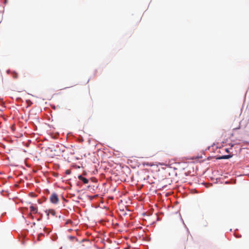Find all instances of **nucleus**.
<instances>
[{
	"mask_svg": "<svg viewBox=\"0 0 249 249\" xmlns=\"http://www.w3.org/2000/svg\"><path fill=\"white\" fill-rule=\"evenodd\" d=\"M30 210L31 212L35 213H36L37 212V209L33 206H31L30 207Z\"/></svg>",
	"mask_w": 249,
	"mask_h": 249,
	"instance_id": "5",
	"label": "nucleus"
},
{
	"mask_svg": "<svg viewBox=\"0 0 249 249\" xmlns=\"http://www.w3.org/2000/svg\"><path fill=\"white\" fill-rule=\"evenodd\" d=\"M232 157V155H224L222 156H219L216 158L217 160H222V159H228Z\"/></svg>",
	"mask_w": 249,
	"mask_h": 249,
	"instance_id": "4",
	"label": "nucleus"
},
{
	"mask_svg": "<svg viewBox=\"0 0 249 249\" xmlns=\"http://www.w3.org/2000/svg\"><path fill=\"white\" fill-rule=\"evenodd\" d=\"M7 2V0H5V2L6 3Z\"/></svg>",
	"mask_w": 249,
	"mask_h": 249,
	"instance_id": "12",
	"label": "nucleus"
},
{
	"mask_svg": "<svg viewBox=\"0 0 249 249\" xmlns=\"http://www.w3.org/2000/svg\"><path fill=\"white\" fill-rule=\"evenodd\" d=\"M66 174H71V171L70 170H67L66 171Z\"/></svg>",
	"mask_w": 249,
	"mask_h": 249,
	"instance_id": "8",
	"label": "nucleus"
},
{
	"mask_svg": "<svg viewBox=\"0 0 249 249\" xmlns=\"http://www.w3.org/2000/svg\"><path fill=\"white\" fill-rule=\"evenodd\" d=\"M49 213H50L53 215H54L55 214V212L53 210H49Z\"/></svg>",
	"mask_w": 249,
	"mask_h": 249,
	"instance_id": "7",
	"label": "nucleus"
},
{
	"mask_svg": "<svg viewBox=\"0 0 249 249\" xmlns=\"http://www.w3.org/2000/svg\"><path fill=\"white\" fill-rule=\"evenodd\" d=\"M50 200L51 203L57 204L59 201L58 196L55 193H53L50 196Z\"/></svg>",
	"mask_w": 249,
	"mask_h": 249,
	"instance_id": "2",
	"label": "nucleus"
},
{
	"mask_svg": "<svg viewBox=\"0 0 249 249\" xmlns=\"http://www.w3.org/2000/svg\"><path fill=\"white\" fill-rule=\"evenodd\" d=\"M78 178L79 180L82 181L84 184H87L89 183V180L83 177L82 175H79Z\"/></svg>",
	"mask_w": 249,
	"mask_h": 249,
	"instance_id": "3",
	"label": "nucleus"
},
{
	"mask_svg": "<svg viewBox=\"0 0 249 249\" xmlns=\"http://www.w3.org/2000/svg\"><path fill=\"white\" fill-rule=\"evenodd\" d=\"M29 216H30L32 219H33V218H34L33 216L31 214H29Z\"/></svg>",
	"mask_w": 249,
	"mask_h": 249,
	"instance_id": "9",
	"label": "nucleus"
},
{
	"mask_svg": "<svg viewBox=\"0 0 249 249\" xmlns=\"http://www.w3.org/2000/svg\"><path fill=\"white\" fill-rule=\"evenodd\" d=\"M43 235V234H42V233H40V234H38V237H39L40 236H41V235Z\"/></svg>",
	"mask_w": 249,
	"mask_h": 249,
	"instance_id": "10",
	"label": "nucleus"
},
{
	"mask_svg": "<svg viewBox=\"0 0 249 249\" xmlns=\"http://www.w3.org/2000/svg\"><path fill=\"white\" fill-rule=\"evenodd\" d=\"M189 236V232L185 231L180 238L179 242L181 245L184 246V249H185L186 246L188 245Z\"/></svg>",
	"mask_w": 249,
	"mask_h": 249,
	"instance_id": "1",
	"label": "nucleus"
},
{
	"mask_svg": "<svg viewBox=\"0 0 249 249\" xmlns=\"http://www.w3.org/2000/svg\"><path fill=\"white\" fill-rule=\"evenodd\" d=\"M225 150H226V151L227 152H229V150H228V149L227 148H226V149H225Z\"/></svg>",
	"mask_w": 249,
	"mask_h": 249,
	"instance_id": "11",
	"label": "nucleus"
},
{
	"mask_svg": "<svg viewBox=\"0 0 249 249\" xmlns=\"http://www.w3.org/2000/svg\"><path fill=\"white\" fill-rule=\"evenodd\" d=\"M12 75L14 78H17L18 77V74L14 71L12 73Z\"/></svg>",
	"mask_w": 249,
	"mask_h": 249,
	"instance_id": "6",
	"label": "nucleus"
}]
</instances>
